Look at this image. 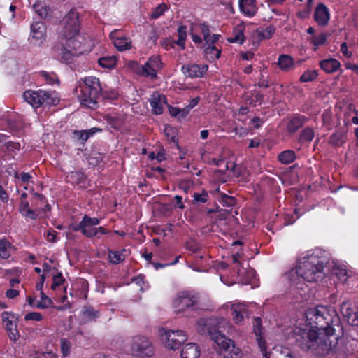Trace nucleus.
Masks as SVG:
<instances>
[{
    "label": "nucleus",
    "instance_id": "f257e3e1",
    "mask_svg": "<svg viewBox=\"0 0 358 358\" xmlns=\"http://www.w3.org/2000/svg\"><path fill=\"white\" fill-rule=\"evenodd\" d=\"M306 318L309 327H296L293 329L296 343L303 350L327 355L338 343L334 327L339 324L340 318L336 310L317 306L306 311Z\"/></svg>",
    "mask_w": 358,
    "mask_h": 358
},
{
    "label": "nucleus",
    "instance_id": "f03ea898",
    "mask_svg": "<svg viewBox=\"0 0 358 358\" xmlns=\"http://www.w3.org/2000/svg\"><path fill=\"white\" fill-rule=\"evenodd\" d=\"M79 18L78 13L72 9L63 20L64 25L61 34L65 41H62V57L66 62L88 51V38L80 34Z\"/></svg>",
    "mask_w": 358,
    "mask_h": 358
},
{
    "label": "nucleus",
    "instance_id": "7ed1b4c3",
    "mask_svg": "<svg viewBox=\"0 0 358 358\" xmlns=\"http://www.w3.org/2000/svg\"><path fill=\"white\" fill-rule=\"evenodd\" d=\"M101 91L99 79L95 76H87L78 81L74 94L82 106L95 110L99 106L98 99Z\"/></svg>",
    "mask_w": 358,
    "mask_h": 358
},
{
    "label": "nucleus",
    "instance_id": "20e7f679",
    "mask_svg": "<svg viewBox=\"0 0 358 358\" xmlns=\"http://www.w3.org/2000/svg\"><path fill=\"white\" fill-rule=\"evenodd\" d=\"M320 254L321 252L315 251L301 258L296 268L297 274L310 282L321 279L327 261Z\"/></svg>",
    "mask_w": 358,
    "mask_h": 358
},
{
    "label": "nucleus",
    "instance_id": "39448f33",
    "mask_svg": "<svg viewBox=\"0 0 358 358\" xmlns=\"http://www.w3.org/2000/svg\"><path fill=\"white\" fill-rule=\"evenodd\" d=\"M222 322L224 320L215 317L201 318L196 324V330L201 335L209 336L217 345H225L230 341L219 329Z\"/></svg>",
    "mask_w": 358,
    "mask_h": 358
},
{
    "label": "nucleus",
    "instance_id": "423d86ee",
    "mask_svg": "<svg viewBox=\"0 0 358 358\" xmlns=\"http://www.w3.org/2000/svg\"><path fill=\"white\" fill-rule=\"evenodd\" d=\"M129 351L136 358H151L155 355V347L150 338L138 335L132 337Z\"/></svg>",
    "mask_w": 358,
    "mask_h": 358
},
{
    "label": "nucleus",
    "instance_id": "0eeeda50",
    "mask_svg": "<svg viewBox=\"0 0 358 358\" xmlns=\"http://www.w3.org/2000/svg\"><path fill=\"white\" fill-rule=\"evenodd\" d=\"M54 93L39 90L38 91L27 90L23 94L25 101L32 107L38 108L43 104L56 105L59 99L54 96Z\"/></svg>",
    "mask_w": 358,
    "mask_h": 358
},
{
    "label": "nucleus",
    "instance_id": "6e6552de",
    "mask_svg": "<svg viewBox=\"0 0 358 358\" xmlns=\"http://www.w3.org/2000/svg\"><path fill=\"white\" fill-rule=\"evenodd\" d=\"M199 301L197 294L190 291H182L177 294L172 305L175 313L179 314L194 310L199 303Z\"/></svg>",
    "mask_w": 358,
    "mask_h": 358
},
{
    "label": "nucleus",
    "instance_id": "1a4fd4ad",
    "mask_svg": "<svg viewBox=\"0 0 358 358\" xmlns=\"http://www.w3.org/2000/svg\"><path fill=\"white\" fill-rule=\"evenodd\" d=\"M131 67L138 75L155 79L157 78V71L162 68V62L160 57L155 55L150 57L143 65L132 62Z\"/></svg>",
    "mask_w": 358,
    "mask_h": 358
},
{
    "label": "nucleus",
    "instance_id": "9d476101",
    "mask_svg": "<svg viewBox=\"0 0 358 358\" xmlns=\"http://www.w3.org/2000/svg\"><path fill=\"white\" fill-rule=\"evenodd\" d=\"M161 341L165 348L176 350L180 348L187 338V334L181 330L171 331L162 329L159 330Z\"/></svg>",
    "mask_w": 358,
    "mask_h": 358
},
{
    "label": "nucleus",
    "instance_id": "9b49d317",
    "mask_svg": "<svg viewBox=\"0 0 358 358\" xmlns=\"http://www.w3.org/2000/svg\"><path fill=\"white\" fill-rule=\"evenodd\" d=\"M100 223L97 217H91L85 215L81 220L82 234L87 238L99 237V234H106L110 231L103 227H95Z\"/></svg>",
    "mask_w": 358,
    "mask_h": 358
},
{
    "label": "nucleus",
    "instance_id": "f8f14e48",
    "mask_svg": "<svg viewBox=\"0 0 358 358\" xmlns=\"http://www.w3.org/2000/svg\"><path fill=\"white\" fill-rule=\"evenodd\" d=\"M2 323L5 327L9 338L16 341L20 338L17 329L18 316L10 312H3L1 314Z\"/></svg>",
    "mask_w": 358,
    "mask_h": 358
},
{
    "label": "nucleus",
    "instance_id": "ddd939ff",
    "mask_svg": "<svg viewBox=\"0 0 358 358\" xmlns=\"http://www.w3.org/2000/svg\"><path fill=\"white\" fill-rule=\"evenodd\" d=\"M110 38L113 41L115 47L120 51L130 50L132 47L131 40L123 34L119 30H114L110 34Z\"/></svg>",
    "mask_w": 358,
    "mask_h": 358
},
{
    "label": "nucleus",
    "instance_id": "4468645a",
    "mask_svg": "<svg viewBox=\"0 0 358 358\" xmlns=\"http://www.w3.org/2000/svg\"><path fill=\"white\" fill-rule=\"evenodd\" d=\"M208 66L206 64H185L182 66V73L189 78H201L208 71Z\"/></svg>",
    "mask_w": 358,
    "mask_h": 358
},
{
    "label": "nucleus",
    "instance_id": "2eb2a0df",
    "mask_svg": "<svg viewBox=\"0 0 358 358\" xmlns=\"http://www.w3.org/2000/svg\"><path fill=\"white\" fill-rule=\"evenodd\" d=\"M330 14L328 8L324 3H320L317 5L315 13L314 20L320 27H326L329 21Z\"/></svg>",
    "mask_w": 358,
    "mask_h": 358
},
{
    "label": "nucleus",
    "instance_id": "dca6fc26",
    "mask_svg": "<svg viewBox=\"0 0 358 358\" xmlns=\"http://www.w3.org/2000/svg\"><path fill=\"white\" fill-rule=\"evenodd\" d=\"M153 113L161 115L164 110V106L166 104V97L159 92H154L150 99Z\"/></svg>",
    "mask_w": 358,
    "mask_h": 358
},
{
    "label": "nucleus",
    "instance_id": "f3484780",
    "mask_svg": "<svg viewBox=\"0 0 358 358\" xmlns=\"http://www.w3.org/2000/svg\"><path fill=\"white\" fill-rule=\"evenodd\" d=\"M308 121V118L301 114H297L289 120L287 124V131L290 134L296 133Z\"/></svg>",
    "mask_w": 358,
    "mask_h": 358
},
{
    "label": "nucleus",
    "instance_id": "a211bd4d",
    "mask_svg": "<svg viewBox=\"0 0 358 358\" xmlns=\"http://www.w3.org/2000/svg\"><path fill=\"white\" fill-rule=\"evenodd\" d=\"M227 340L229 341L230 342H227V344L225 345H217L222 350H224V356L227 358H241V350L234 345V341L227 338Z\"/></svg>",
    "mask_w": 358,
    "mask_h": 358
},
{
    "label": "nucleus",
    "instance_id": "6ab92c4d",
    "mask_svg": "<svg viewBox=\"0 0 358 358\" xmlns=\"http://www.w3.org/2000/svg\"><path fill=\"white\" fill-rule=\"evenodd\" d=\"M231 310L233 320L236 324H240L248 315L247 306L244 303L233 304L231 306Z\"/></svg>",
    "mask_w": 358,
    "mask_h": 358
},
{
    "label": "nucleus",
    "instance_id": "aec40b11",
    "mask_svg": "<svg viewBox=\"0 0 358 358\" xmlns=\"http://www.w3.org/2000/svg\"><path fill=\"white\" fill-rule=\"evenodd\" d=\"M66 180L73 185H78L80 188L87 187V178L82 171H71L66 176Z\"/></svg>",
    "mask_w": 358,
    "mask_h": 358
},
{
    "label": "nucleus",
    "instance_id": "412c9836",
    "mask_svg": "<svg viewBox=\"0 0 358 358\" xmlns=\"http://www.w3.org/2000/svg\"><path fill=\"white\" fill-rule=\"evenodd\" d=\"M238 5L241 12L246 16L252 17L257 12L256 0H239Z\"/></svg>",
    "mask_w": 358,
    "mask_h": 358
},
{
    "label": "nucleus",
    "instance_id": "4be33fe9",
    "mask_svg": "<svg viewBox=\"0 0 358 358\" xmlns=\"http://www.w3.org/2000/svg\"><path fill=\"white\" fill-rule=\"evenodd\" d=\"M261 322H262V320L259 317L254 318V322H253L254 332L256 334L257 341L258 345L260 348L262 353L263 354L264 356L266 357L267 349H266V341L261 335V329H260Z\"/></svg>",
    "mask_w": 358,
    "mask_h": 358
},
{
    "label": "nucleus",
    "instance_id": "5701e85b",
    "mask_svg": "<svg viewBox=\"0 0 358 358\" xmlns=\"http://www.w3.org/2000/svg\"><path fill=\"white\" fill-rule=\"evenodd\" d=\"M181 358H199L200 349L196 343L186 344L181 350Z\"/></svg>",
    "mask_w": 358,
    "mask_h": 358
},
{
    "label": "nucleus",
    "instance_id": "b1692460",
    "mask_svg": "<svg viewBox=\"0 0 358 358\" xmlns=\"http://www.w3.org/2000/svg\"><path fill=\"white\" fill-rule=\"evenodd\" d=\"M196 31L201 32L203 36V39L206 43H216L220 35L213 34L210 35L209 27L205 24H199L196 26Z\"/></svg>",
    "mask_w": 358,
    "mask_h": 358
},
{
    "label": "nucleus",
    "instance_id": "393cba45",
    "mask_svg": "<svg viewBox=\"0 0 358 358\" xmlns=\"http://www.w3.org/2000/svg\"><path fill=\"white\" fill-rule=\"evenodd\" d=\"M320 68L327 73H332L336 71L341 66L338 60L330 58L320 62Z\"/></svg>",
    "mask_w": 358,
    "mask_h": 358
},
{
    "label": "nucleus",
    "instance_id": "a878e982",
    "mask_svg": "<svg viewBox=\"0 0 358 358\" xmlns=\"http://www.w3.org/2000/svg\"><path fill=\"white\" fill-rule=\"evenodd\" d=\"M31 205L35 207L36 211L50 210V205L47 203L46 199L43 194L38 193L33 194Z\"/></svg>",
    "mask_w": 358,
    "mask_h": 358
},
{
    "label": "nucleus",
    "instance_id": "bb28decb",
    "mask_svg": "<svg viewBox=\"0 0 358 358\" xmlns=\"http://www.w3.org/2000/svg\"><path fill=\"white\" fill-rule=\"evenodd\" d=\"M45 34V25L43 22H36L31 26V36L36 40L42 39Z\"/></svg>",
    "mask_w": 358,
    "mask_h": 358
},
{
    "label": "nucleus",
    "instance_id": "cd10ccee",
    "mask_svg": "<svg viewBox=\"0 0 358 358\" xmlns=\"http://www.w3.org/2000/svg\"><path fill=\"white\" fill-rule=\"evenodd\" d=\"M275 27L270 24L266 28L259 27L255 30V34L259 40H266L272 37L275 31Z\"/></svg>",
    "mask_w": 358,
    "mask_h": 358
},
{
    "label": "nucleus",
    "instance_id": "c85d7f7f",
    "mask_svg": "<svg viewBox=\"0 0 358 358\" xmlns=\"http://www.w3.org/2000/svg\"><path fill=\"white\" fill-rule=\"evenodd\" d=\"M314 130L312 128L307 127L300 132L298 138V142L301 144L310 143L314 138Z\"/></svg>",
    "mask_w": 358,
    "mask_h": 358
},
{
    "label": "nucleus",
    "instance_id": "c756f323",
    "mask_svg": "<svg viewBox=\"0 0 358 358\" xmlns=\"http://www.w3.org/2000/svg\"><path fill=\"white\" fill-rule=\"evenodd\" d=\"M278 64L282 71H288L293 68L294 60L289 55H281L279 56Z\"/></svg>",
    "mask_w": 358,
    "mask_h": 358
},
{
    "label": "nucleus",
    "instance_id": "7c9ffc66",
    "mask_svg": "<svg viewBox=\"0 0 358 358\" xmlns=\"http://www.w3.org/2000/svg\"><path fill=\"white\" fill-rule=\"evenodd\" d=\"M296 159L295 152L292 150H287L281 152L278 155V159L283 164L292 163Z\"/></svg>",
    "mask_w": 358,
    "mask_h": 358
},
{
    "label": "nucleus",
    "instance_id": "2f4dec72",
    "mask_svg": "<svg viewBox=\"0 0 358 358\" xmlns=\"http://www.w3.org/2000/svg\"><path fill=\"white\" fill-rule=\"evenodd\" d=\"M13 245L6 238L0 239V257L3 259H7L10 256V250Z\"/></svg>",
    "mask_w": 358,
    "mask_h": 358
},
{
    "label": "nucleus",
    "instance_id": "473e14b6",
    "mask_svg": "<svg viewBox=\"0 0 358 358\" xmlns=\"http://www.w3.org/2000/svg\"><path fill=\"white\" fill-rule=\"evenodd\" d=\"M33 9L41 18H46L49 15L50 8L44 2L36 1L33 5Z\"/></svg>",
    "mask_w": 358,
    "mask_h": 358
},
{
    "label": "nucleus",
    "instance_id": "72a5a7b5",
    "mask_svg": "<svg viewBox=\"0 0 358 358\" xmlns=\"http://www.w3.org/2000/svg\"><path fill=\"white\" fill-rule=\"evenodd\" d=\"M245 36L243 34V28L242 26H238L234 29L233 36L229 38L228 41L230 43H238L243 44L245 41Z\"/></svg>",
    "mask_w": 358,
    "mask_h": 358
},
{
    "label": "nucleus",
    "instance_id": "f704fd0d",
    "mask_svg": "<svg viewBox=\"0 0 358 358\" xmlns=\"http://www.w3.org/2000/svg\"><path fill=\"white\" fill-rule=\"evenodd\" d=\"M346 141V135L341 131H336L329 138L331 144L335 146H340L343 144Z\"/></svg>",
    "mask_w": 358,
    "mask_h": 358
},
{
    "label": "nucleus",
    "instance_id": "c9c22d12",
    "mask_svg": "<svg viewBox=\"0 0 358 358\" xmlns=\"http://www.w3.org/2000/svg\"><path fill=\"white\" fill-rule=\"evenodd\" d=\"M98 63L103 68L111 69L115 66L117 58L115 56L103 57L99 59Z\"/></svg>",
    "mask_w": 358,
    "mask_h": 358
},
{
    "label": "nucleus",
    "instance_id": "e433bc0d",
    "mask_svg": "<svg viewBox=\"0 0 358 358\" xmlns=\"http://www.w3.org/2000/svg\"><path fill=\"white\" fill-rule=\"evenodd\" d=\"M327 40V35L324 33H321L318 35H313L310 39V42L314 46L313 49L315 50L320 45L325 44Z\"/></svg>",
    "mask_w": 358,
    "mask_h": 358
},
{
    "label": "nucleus",
    "instance_id": "4c0bfd02",
    "mask_svg": "<svg viewBox=\"0 0 358 358\" xmlns=\"http://www.w3.org/2000/svg\"><path fill=\"white\" fill-rule=\"evenodd\" d=\"M208 46L205 48L204 52L207 56H210L212 59H218L221 55V50L218 49L214 43H207Z\"/></svg>",
    "mask_w": 358,
    "mask_h": 358
},
{
    "label": "nucleus",
    "instance_id": "58836bf2",
    "mask_svg": "<svg viewBox=\"0 0 358 358\" xmlns=\"http://www.w3.org/2000/svg\"><path fill=\"white\" fill-rule=\"evenodd\" d=\"M125 250H122V251H109L108 253V259L110 262L113 264H117L120 262H123L125 259V256L123 254L125 252Z\"/></svg>",
    "mask_w": 358,
    "mask_h": 358
},
{
    "label": "nucleus",
    "instance_id": "ea45409f",
    "mask_svg": "<svg viewBox=\"0 0 358 358\" xmlns=\"http://www.w3.org/2000/svg\"><path fill=\"white\" fill-rule=\"evenodd\" d=\"M178 39L176 41V43L184 49L187 38V27L185 25L180 26L178 29Z\"/></svg>",
    "mask_w": 358,
    "mask_h": 358
},
{
    "label": "nucleus",
    "instance_id": "a19ab883",
    "mask_svg": "<svg viewBox=\"0 0 358 358\" xmlns=\"http://www.w3.org/2000/svg\"><path fill=\"white\" fill-rule=\"evenodd\" d=\"M53 302L50 298L47 296L43 292H41V300L37 302L36 306L40 309H45L50 307Z\"/></svg>",
    "mask_w": 358,
    "mask_h": 358
},
{
    "label": "nucleus",
    "instance_id": "79ce46f5",
    "mask_svg": "<svg viewBox=\"0 0 358 358\" xmlns=\"http://www.w3.org/2000/svg\"><path fill=\"white\" fill-rule=\"evenodd\" d=\"M241 257V253L240 252H236L234 254L232 255L231 259L233 264H235L234 269L236 270L237 275L238 276H242L243 274V271L241 268V262L240 258Z\"/></svg>",
    "mask_w": 358,
    "mask_h": 358
},
{
    "label": "nucleus",
    "instance_id": "37998d69",
    "mask_svg": "<svg viewBox=\"0 0 358 358\" xmlns=\"http://www.w3.org/2000/svg\"><path fill=\"white\" fill-rule=\"evenodd\" d=\"M341 311L344 317H346L348 322L350 320L351 315L356 311V307L355 308L350 307L348 303L343 302L341 307Z\"/></svg>",
    "mask_w": 358,
    "mask_h": 358
},
{
    "label": "nucleus",
    "instance_id": "c03bdc74",
    "mask_svg": "<svg viewBox=\"0 0 358 358\" xmlns=\"http://www.w3.org/2000/svg\"><path fill=\"white\" fill-rule=\"evenodd\" d=\"M341 311L344 317H346L348 322L350 320L351 315L356 311V307L355 308L350 307L348 303L343 302L341 307Z\"/></svg>",
    "mask_w": 358,
    "mask_h": 358
},
{
    "label": "nucleus",
    "instance_id": "a18cd8bd",
    "mask_svg": "<svg viewBox=\"0 0 358 358\" xmlns=\"http://www.w3.org/2000/svg\"><path fill=\"white\" fill-rule=\"evenodd\" d=\"M318 74L315 70H307L300 77L301 82H310L314 80Z\"/></svg>",
    "mask_w": 358,
    "mask_h": 358
},
{
    "label": "nucleus",
    "instance_id": "49530a36",
    "mask_svg": "<svg viewBox=\"0 0 358 358\" xmlns=\"http://www.w3.org/2000/svg\"><path fill=\"white\" fill-rule=\"evenodd\" d=\"M168 9L167 6L165 3H161L157 6L151 14V18L157 19L162 16L164 13Z\"/></svg>",
    "mask_w": 358,
    "mask_h": 358
},
{
    "label": "nucleus",
    "instance_id": "de8ad7c7",
    "mask_svg": "<svg viewBox=\"0 0 358 358\" xmlns=\"http://www.w3.org/2000/svg\"><path fill=\"white\" fill-rule=\"evenodd\" d=\"M264 100V95L258 92H254L250 97V99L247 101L249 104L255 106L257 103H261Z\"/></svg>",
    "mask_w": 358,
    "mask_h": 358
},
{
    "label": "nucleus",
    "instance_id": "09e8293b",
    "mask_svg": "<svg viewBox=\"0 0 358 358\" xmlns=\"http://www.w3.org/2000/svg\"><path fill=\"white\" fill-rule=\"evenodd\" d=\"M71 348V342L66 338L61 339V351L64 357L69 355Z\"/></svg>",
    "mask_w": 358,
    "mask_h": 358
},
{
    "label": "nucleus",
    "instance_id": "8fccbe9b",
    "mask_svg": "<svg viewBox=\"0 0 358 358\" xmlns=\"http://www.w3.org/2000/svg\"><path fill=\"white\" fill-rule=\"evenodd\" d=\"M94 132H90V131H74L73 134L78 140H81L82 141H86L89 137L92 135Z\"/></svg>",
    "mask_w": 358,
    "mask_h": 358
},
{
    "label": "nucleus",
    "instance_id": "3c124183",
    "mask_svg": "<svg viewBox=\"0 0 358 358\" xmlns=\"http://www.w3.org/2000/svg\"><path fill=\"white\" fill-rule=\"evenodd\" d=\"M186 249L193 253H196L200 250V245L195 240L189 239L186 242Z\"/></svg>",
    "mask_w": 358,
    "mask_h": 358
},
{
    "label": "nucleus",
    "instance_id": "603ef678",
    "mask_svg": "<svg viewBox=\"0 0 358 358\" xmlns=\"http://www.w3.org/2000/svg\"><path fill=\"white\" fill-rule=\"evenodd\" d=\"M43 319V316L41 313L38 312H31L25 315L24 320L26 321L34 320V321H41Z\"/></svg>",
    "mask_w": 358,
    "mask_h": 358
},
{
    "label": "nucleus",
    "instance_id": "864d4df0",
    "mask_svg": "<svg viewBox=\"0 0 358 358\" xmlns=\"http://www.w3.org/2000/svg\"><path fill=\"white\" fill-rule=\"evenodd\" d=\"M64 282V278L62 276L61 273H57L53 277V282L51 285V289L55 290L56 288L61 285H62Z\"/></svg>",
    "mask_w": 358,
    "mask_h": 358
},
{
    "label": "nucleus",
    "instance_id": "5fc2aeb1",
    "mask_svg": "<svg viewBox=\"0 0 358 358\" xmlns=\"http://www.w3.org/2000/svg\"><path fill=\"white\" fill-rule=\"evenodd\" d=\"M84 315L87 319L94 320L99 317V313L92 308H87L84 311Z\"/></svg>",
    "mask_w": 358,
    "mask_h": 358
},
{
    "label": "nucleus",
    "instance_id": "6e6d98bb",
    "mask_svg": "<svg viewBox=\"0 0 358 358\" xmlns=\"http://www.w3.org/2000/svg\"><path fill=\"white\" fill-rule=\"evenodd\" d=\"M194 200L196 202L206 203L208 201V195L206 192L202 193H194L193 195Z\"/></svg>",
    "mask_w": 358,
    "mask_h": 358
},
{
    "label": "nucleus",
    "instance_id": "4d7b16f0",
    "mask_svg": "<svg viewBox=\"0 0 358 358\" xmlns=\"http://www.w3.org/2000/svg\"><path fill=\"white\" fill-rule=\"evenodd\" d=\"M4 146L7 150L13 152L20 149V144L17 142L8 141L5 143Z\"/></svg>",
    "mask_w": 358,
    "mask_h": 358
},
{
    "label": "nucleus",
    "instance_id": "13d9d810",
    "mask_svg": "<svg viewBox=\"0 0 358 358\" xmlns=\"http://www.w3.org/2000/svg\"><path fill=\"white\" fill-rule=\"evenodd\" d=\"M336 275L343 282H346L348 279V273L345 269L337 268L334 270Z\"/></svg>",
    "mask_w": 358,
    "mask_h": 358
},
{
    "label": "nucleus",
    "instance_id": "bf43d9fd",
    "mask_svg": "<svg viewBox=\"0 0 358 358\" xmlns=\"http://www.w3.org/2000/svg\"><path fill=\"white\" fill-rule=\"evenodd\" d=\"M42 76L45 78L47 83L52 85L56 81V76L54 74H49L47 72H42Z\"/></svg>",
    "mask_w": 358,
    "mask_h": 358
},
{
    "label": "nucleus",
    "instance_id": "052dcab7",
    "mask_svg": "<svg viewBox=\"0 0 358 358\" xmlns=\"http://www.w3.org/2000/svg\"><path fill=\"white\" fill-rule=\"evenodd\" d=\"M222 201L228 206H232L235 204V199L226 194L222 195Z\"/></svg>",
    "mask_w": 358,
    "mask_h": 358
},
{
    "label": "nucleus",
    "instance_id": "680f3d73",
    "mask_svg": "<svg viewBox=\"0 0 358 358\" xmlns=\"http://www.w3.org/2000/svg\"><path fill=\"white\" fill-rule=\"evenodd\" d=\"M257 85L259 87H269L270 86L269 80L264 78L263 72L261 73V77L259 80Z\"/></svg>",
    "mask_w": 358,
    "mask_h": 358
},
{
    "label": "nucleus",
    "instance_id": "e2e57ef3",
    "mask_svg": "<svg viewBox=\"0 0 358 358\" xmlns=\"http://www.w3.org/2000/svg\"><path fill=\"white\" fill-rule=\"evenodd\" d=\"M57 231L50 230L47 232L46 238L49 242L55 243L57 241Z\"/></svg>",
    "mask_w": 358,
    "mask_h": 358
},
{
    "label": "nucleus",
    "instance_id": "0e129e2a",
    "mask_svg": "<svg viewBox=\"0 0 358 358\" xmlns=\"http://www.w3.org/2000/svg\"><path fill=\"white\" fill-rule=\"evenodd\" d=\"M341 51L342 52L343 55L348 57V58H350L352 57V52L350 51H348V45H347V43L345 42H343L341 45Z\"/></svg>",
    "mask_w": 358,
    "mask_h": 358
},
{
    "label": "nucleus",
    "instance_id": "69168bd1",
    "mask_svg": "<svg viewBox=\"0 0 358 358\" xmlns=\"http://www.w3.org/2000/svg\"><path fill=\"white\" fill-rule=\"evenodd\" d=\"M350 317L351 318L349 322V324L358 327V306L356 307V311L355 312V313H353L352 315H351Z\"/></svg>",
    "mask_w": 358,
    "mask_h": 358
},
{
    "label": "nucleus",
    "instance_id": "338daca9",
    "mask_svg": "<svg viewBox=\"0 0 358 358\" xmlns=\"http://www.w3.org/2000/svg\"><path fill=\"white\" fill-rule=\"evenodd\" d=\"M143 279H144V276L142 275H139L132 279V282H134L136 285H139L141 287L140 288L141 290H142L143 289L142 285L144 283Z\"/></svg>",
    "mask_w": 358,
    "mask_h": 358
},
{
    "label": "nucleus",
    "instance_id": "774afa93",
    "mask_svg": "<svg viewBox=\"0 0 358 358\" xmlns=\"http://www.w3.org/2000/svg\"><path fill=\"white\" fill-rule=\"evenodd\" d=\"M57 356L55 354L52 352L47 353H39L36 355V358H56Z\"/></svg>",
    "mask_w": 358,
    "mask_h": 358
}]
</instances>
